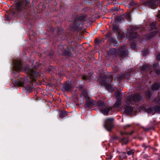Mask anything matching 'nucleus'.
<instances>
[{"instance_id":"423d86ee","label":"nucleus","mask_w":160,"mask_h":160,"mask_svg":"<svg viewBox=\"0 0 160 160\" xmlns=\"http://www.w3.org/2000/svg\"><path fill=\"white\" fill-rule=\"evenodd\" d=\"M29 2L28 0H25L24 2L22 0H20L16 3L15 9L19 13L21 12L23 8H26Z\"/></svg>"},{"instance_id":"e433bc0d","label":"nucleus","mask_w":160,"mask_h":160,"mask_svg":"<svg viewBox=\"0 0 160 160\" xmlns=\"http://www.w3.org/2000/svg\"><path fill=\"white\" fill-rule=\"evenodd\" d=\"M57 33H58V35H60L63 32V30L62 28H58L57 29Z\"/></svg>"},{"instance_id":"20e7f679","label":"nucleus","mask_w":160,"mask_h":160,"mask_svg":"<svg viewBox=\"0 0 160 160\" xmlns=\"http://www.w3.org/2000/svg\"><path fill=\"white\" fill-rule=\"evenodd\" d=\"M140 31V28L137 26H131L130 29L126 32V35L130 39H132L138 37L136 32Z\"/></svg>"},{"instance_id":"5fc2aeb1","label":"nucleus","mask_w":160,"mask_h":160,"mask_svg":"<svg viewBox=\"0 0 160 160\" xmlns=\"http://www.w3.org/2000/svg\"><path fill=\"white\" fill-rule=\"evenodd\" d=\"M157 58L158 61H160V53L157 55Z\"/></svg>"},{"instance_id":"c85d7f7f","label":"nucleus","mask_w":160,"mask_h":160,"mask_svg":"<svg viewBox=\"0 0 160 160\" xmlns=\"http://www.w3.org/2000/svg\"><path fill=\"white\" fill-rule=\"evenodd\" d=\"M145 110L146 112L148 113H151L153 115L154 114L153 107H149L148 108H146L145 109Z\"/></svg>"},{"instance_id":"680f3d73","label":"nucleus","mask_w":160,"mask_h":160,"mask_svg":"<svg viewBox=\"0 0 160 160\" xmlns=\"http://www.w3.org/2000/svg\"><path fill=\"white\" fill-rule=\"evenodd\" d=\"M154 145L155 146H158V144L157 143H155L154 144Z\"/></svg>"},{"instance_id":"58836bf2","label":"nucleus","mask_w":160,"mask_h":160,"mask_svg":"<svg viewBox=\"0 0 160 160\" xmlns=\"http://www.w3.org/2000/svg\"><path fill=\"white\" fill-rule=\"evenodd\" d=\"M53 53L54 52L52 50H51L50 52L48 54V55L50 58H52L53 55Z\"/></svg>"},{"instance_id":"dca6fc26","label":"nucleus","mask_w":160,"mask_h":160,"mask_svg":"<svg viewBox=\"0 0 160 160\" xmlns=\"http://www.w3.org/2000/svg\"><path fill=\"white\" fill-rule=\"evenodd\" d=\"M124 112L127 115L132 114L133 108L130 106H126L124 108Z\"/></svg>"},{"instance_id":"6e6552de","label":"nucleus","mask_w":160,"mask_h":160,"mask_svg":"<svg viewBox=\"0 0 160 160\" xmlns=\"http://www.w3.org/2000/svg\"><path fill=\"white\" fill-rule=\"evenodd\" d=\"M125 133L122 131L120 132V138L119 140V142L122 143V145L127 144L129 140L128 138L125 137L124 135L125 134Z\"/></svg>"},{"instance_id":"4d7b16f0","label":"nucleus","mask_w":160,"mask_h":160,"mask_svg":"<svg viewBox=\"0 0 160 160\" xmlns=\"http://www.w3.org/2000/svg\"><path fill=\"white\" fill-rule=\"evenodd\" d=\"M32 68L34 69H37L38 68V66H35V65H34L33 67Z\"/></svg>"},{"instance_id":"6e6d98bb","label":"nucleus","mask_w":160,"mask_h":160,"mask_svg":"<svg viewBox=\"0 0 160 160\" xmlns=\"http://www.w3.org/2000/svg\"><path fill=\"white\" fill-rule=\"evenodd\" d=\"M157 17L158 18H160V11H158V14L157 15Z\"/></svg>"},{"instance_id":"4468645a","label":"nucleus","mask_w":160,"mask_h":160,"mask_svg":"<svg viewBox=\"0 0 160 160\" xmlns=\"http://www.w3.org/2000/svg\"><path fill=\"white\" fill-rule=\"evenodd\" d=\"M131 76V73L129 72L124 73L122 74L121 76L118 77V79L119 81L125 79L128 80L129 79V77Z\"/></svg>"},{"instance_id":"bf43d9fd","label":"nucleus","mask_w":160,"mask_h":160,"mask_svg":"<svg viewBox=\"0 0 160 160\" xmlns=\"http://www.w3.org/2000/svg\"><path fill=\"white\" fill-rule=\"evenodd\" d=\"M147 148H148L149 150L152 148V147H151L150 146H146V149Z\"/></svg>"},{"instance_id":"8fccbe9b","label":"nucleus","mask_w":160,"mask_h":160,"mask_svg":"<svg viewBox=\"0 0 160 160\" xmlns=\"http://www.w3.org/2000/svg\"><path fill=\"white\" fill-rule=\"evenodd\" d=\"M146 145L145 143H143L142 146V147L144 148V151H145L146 150Z\"/></svg>"},{"instance_id":"9d476101","label":"nucleus","mask_w":160,"mask_h":160,"mask_svg":"<svg viewBox=\"0 0 160 160\" xmlns=\"http://www.w3.org/2000/svg\"><path fill=\"white\" fill-rule=\"evenodd\" d=\"M158 3V0H150L145 2L144 4L148 7L155 8L157 3Z\"/></svg>"},{"instance_id":"f3484780","label":"nucleus","mask_w":160,"mask_h":160,"mask_svg":"<svg viewBox=\"0 0 160 160\" xmlns=\"http://www.w3.org/2000/svg\"><path fill=\"white\" fill-rule=\"evenodd\" d=\"M56 71V69L55 67L50 66H49L47 70V72L51 75L55 73Z\"/></svg>"},{"instance_id":"ddd939ff","label":"nucleus","mask_w":160,"mask_h":160,"mask_svg":"<svg viewBox=\"0 0 160 160\" xmlns=\"http://www.w3.org/2000/svg\"><path fill=\"white\" fill-rule=\"evenodd\" d=\"M132 99L133 101L136 102H139L143 100V98L139 94L136 93L133 95Z\"/></svg>"},{"instance_id":"49530a36","label":"nucleus","mask_w":160,"mask_h":160,"mask_svg":"<svg viewBox=\"0 0 160 160\" xmlns=\"http://www.w3.org/2000/svg\"><path fill=\"white\" fill-rule=\"evenodd\" d=\"M100 40L98 38H96L94 40V42L97 44H99Z\"/></svg>"},{"instance_id":"9b49d317","label":"nucleus","mask_w":160,"mask_h":160,"mask_svg":"<svg viewBox=\"0 0 160 160\" xmlns=\"http://www.w3.org/2000/svg\"><path fill=\"white\" fill-rule=\"evenodd\" d=\"M118 50L119 52V55L121 58H124L128 56V51L127 50L122 49H119Z\"/></svg>"},{"instance_id":"473e14b6","label":"nucleus","mask_w":160,"mask_h":160,"mask_svg":"<svg viewBox=\"0 0 160 160\" xmlns=\"http://www.w3.org/2000/svg\"><path fill=\"white\" fill-rule=\"evenodd\" d=\"M108 41L111 42L113 44H116L117 43V41L115 39L112 37V36L110 38L108 39Z\"/></svg>"},{"instance_id":"0eeeda50","label":"nucleus","mask_w":160,"mask_h":160,"mask_svg":"<svg viewBox=\"0 0 160 160\" xmlns=\"http://www.w3.org/2000/svg\"><path fill=\"white\" fill-rule=\"evenodd\" d=\"M113 118H108L104 121L103 126L105 128L108 132H110L112 131L114 127Z\"/></svg>"},{"instance_id":"a18cd8bd","label":"nucleus","mask_w":160,"mask_h":160,"mask_svg":"<svg viewBox=\"0 0 160 160\" xmlns=\"http://www.w3.org/2000/svg\"><path fill=\"white\" fill-rule=\"evenodd\" d=\"M26 21V22H23V23H24V24H30V25L31 26H32V24L31 23L29 22L30 21H29V20H28V21Z\"/></svg>"},{"instance_id":"aec40b11","label":"nucleus","mask_w":160,"mask_h":160,"mask_svg":"<svg viewBox=\"0 0 160 160\" xmlns=\"http://www.w3.org/2000/svg\"><path fill=\"white\" fill-rule=\"evenodd\" d=\"M152 94L151 91L149 89L145 91V98L147 99H149L151 98Z\"/></svg>"},{"instance_id":"7c9ffc66","label":"nucleus","mask_w":160,"mask_h":160,"mask_svg":"<svg viewBox=\"0 0 160 160\" xmlns=\"http://www.w3.org/2000/svg\"><path fill=\"white\" fill-rule=\"evenodd\" d=\"M118 33V38L120 39H122L125 38V35L124 32H120V31L119 32H117Z\"/></svg>"},{"instance_id":"6ab92c4d","label":"nucleus","mask_w":160,"mask_h":160,"mask_svg":"<svg viewBox=\"0 0 160 160\" xmlns=\"http://www.w3.org/2000/svg\"><path fill=\"white\" fill-rule=\"evenodd\" d=\"M159 31L158 30H156L153 31L151 32L148 36V38L150 39L154 37L156 34L159 33Z\"/></svg>"},{"instance_id":"4be33fe9","label":"nucleus","mask_w":160,"mask_h":160,"mask_svg":"<svg viewBox=\"0 0 160 160\" xmlns=\"http://www.w3.org/2000/svg\"><path fill=\"white\" fill-rule=\"evenodd\" d=\"M160 88V85L158 83H154L152 86L151 89L152 91H157Z\"/></svg>"},{"instance_id":"79ce46f5","label":"nucleus","mask_w":160,"mask_h":160,"mask_svg":"<svg viewBox=\"0 0 160 160\" xmlns=\"http://www.w3.org/2000/svg\"><path fill=\"white\" fill-rule=\"evenodd\" d=\"M154 72L157 75H160V69H154Z\"/></svg>"},{"instance_id":"5701e85b","label":"nucleus","mask_w":160,"mask_h":160,"mask_svg":"<svg viewBox=\"0 0 160 160\" xmlns=\"http://www.w3.org/2000/svg\"><path fill=\"white\" fill-rule=\"evenodd\" d=\"M154 113H160V106H159L155 105L153 107Z\"/></svg>"},{"instance_id":"39448f33","label":"nucleus","mask_w":160,"mask_h":160,"mask_svg":"<svg viewBox=\"0 0 160 160\" xmlns=\"http://www.w3.org/2000/svg\"><path fill=\"white\" fill-rule=\"evenodd\" d=\"M74 22L69 26V29L71 31L78 32L81 31L83 28V21H73Z\"/></svg>"},{"instance_id":"2eb2a0df","label":"nucleus","mask_w":160,"mask_h":160,"mask_svg":"<svg viewBox=\"0 0 160 160\" xmlns=\"http://www.w3.org/2000/svg\"><path fill=\"white\" fill-rule=\"evenodd\" d=\"M63 88L66 92H69L72 90V87L71 83L66 82L63 84Z\"/></svg>"},{"instance_id":"de8ad7c7","label":"nucleus","mask_w":160,"mask_h":160,"mask_svg":"<svg viewBox=\"0 0 160 160\" xmlns=\"http://www.w3.org/2000/svg\"><path fill=\"white\" fill-rule=\"evenodd\" d=\"M79 89L81 91H82L83 90H85V89H84V87L82 85H80L79 87Z\"/></svg>"},{"instance_id":"393cba45","label":"nucleus","mask_w":160,"mask_h":160,"mask_svg":"<svg viewBox=\"0 0 160 160\" xmlns=\"http://www.w3.org/2000/svg\"><path fill=\"white\" fill-rule=\"evenodd\" d=\"M97 104L100 108H103L106 105V103L102 101H99L97 102Z\"/></svg>"},{"instance_id":"a19ab883","label":"nucleus","mask_w":160,"mask_h":160,"mask_svg":"<svg viewBox=\"0 0 160 160\" xmlns=\"http://www.w3.org/2000/svg\"><path fill=\"white\" fill-rule=\"evenodd\" d=\"M153 100L154 101L157 102L158 103L160 104V97L159 96V98H154Z\"/></svg>"},{"instance_id":"c03bdc74","label":"nucleus","mask_w":160,"mask_h":160,"mask_svg":"<svg viewBox=\"0 0 160 160\" xmlns=\"http://www.w3.org/2000/svg\"><path fill=\"white\" fill-rule=\"evenodd\" d=\"M120 135L119 136H117L116 135H115L113 137V139L114 140H119V139H120Z\"/></svg>"},{"instance_id":"412c9836","label":"nucleus","mask_w":160,"mask_h":160,"mask_svg":"<svg viewBox=\"0 0 160 160\" xmlns=\"http://www.w3.org/2000/svg\"><path fill=\"white\" fill-rule=\"evenodd\" d=\"M87 101L85 105V108L86 109L89 108L93 105V102L90 100V98L87 99Z\"/></svg>"},{"instance_id":"774afa93","label":"nucleus","mask_w":160,"mask_h":160,"mask_svg":"<svg viewBox=\"0 0 160 160\" xmlns=\"http://www.w3.org/2000/svg\"><path fill=\"white\" fill-rule=\"evenodd\" d=\"M114 51L112 52H112H111V53L112 54H113L114 53Z\"/></svg>"},{"instance_id":"864d4df0","label":"nucleus","mask_w":160,"mask_h":160,"mask_svg":"<svg viewBox=\"0 0 160 160\" xmlns=\"http://www.w3.org/2000/svg\"><path fill=\"white\" fill-rule=\"evenodd\" d=\"M105 39L102 38V39L100 40L99 43H102L104 42L105 40Z\"/></svg>"},{"instance_id":"7ed1b4c3","label":"nucleus","mask_w":160,"mask_h":160,"mask_svg":"<svg viewBox=\"0 0 160 160\" xmlns=\"http://www.w3.org/2000/svg\"><path fill=\"white\" fill-rule=\"evenodd\" d=\"M100 82L102 86H103L108 90H112V87L110 84L112 81V78L111 76L106 75L104 73H101L100 75Z\"/></svg>"},{"instance_id":"09e8293b","label":"nucleus","mask_w":160,"mask_h":160,"mask_svg":"<svg viewBox=\"0 0 160 160\" xmlns=\"http://www.w3.org/2000/svg\"><path fill=\"white\" fill-rule=\"evenodd\" d=\"M146 145L145 143H143L142 146V147L144 148V151H145L146 150Z\"/></svg>"},{"instance_id":"bb28decb","label":"nucleus","mask_w":160,"mask_h":160,"mask_svg":"<svg viewBox=\"0 0 160 160\" xmlns=\"http://www.w3.org/2000/svg\"><path fill=\"white\" fill-rule=\"evenodd\" d=\"M121 99H117V101L115 103L114 106L115 108L118 107L121 104Z\"/></svg>"},{"instance_id":"cd10ccee","label":"nucleus","mask_w":160,"mask_h":160,"mask_svg":"<svg viewBox=\"0 0 160 160\" xmlns=\"http://www.w3.org/2000/svg\"><path fill=\"white\" fill-rule=\"evenodd\" d=\"M130 19V16L129 14H127L125 18H124V15H121L119 17L118 20H124V19Z\"/></svg>"},{"instance_id":"c9c22d12","label":"nucleus","mask_w":160,"mask_h":160,"mask_svg":"<svg viewBox=\"0 0 160 160\" xmlns=\"http://www.w3.org/2000/svg\"><path fill=\"white\" fill-rule=\"evenodd\" d=\"M119 157L120 159L122 160L126 158L127 156L126 153L124 152L121 153L119 155Z\"/></svg>"},{"instance_id":"1a4fd4ad","label":"nucleus","mask_w":160,"mask_h":160,"mask_svg":"<svg viewBox=\"0 0 160 160\" xmlns=\"http://www.w3.org/2000/svg\"><path fill=\"white\" fill-rule=\"evenodd\" d=\"M122 21H114L112 26V31L113 32L116 33L119 32L120 31L119 29V24L121 23Z\"/></svg>"},{"instance_id":"b1692460","label":"nucleus","mask_w":160,"mask_h":160,"mask_svg":"<svg viewBox=\"0 0 160 160\" xmlns=\"http://www.w3.org/2000/svg\"><path fill=\"white\" fill-rule=\"evenodd\" d=\"M81 96H83L84 98H85L86 99H88L89 98V97L88 95L87 92L86 90H83L81 92Z\"/></svg>"},{"instance_id":"c756f323","label":"nucleus","mask_w":160,"mask_h":160,"mask_svg":"<svg viewBox=\"0 0 160 160\" xmlns=\"http://www.w3.org/2000/svg\"><path fill=\"white\" fill-rule=\"evenodd\" d=\"M150 67L148 64H146L143 65L141 68V71L147 70L149 69Z\"/></svg>"},{"instance_id":"ea45409f","label":"nucleus","mask_w":160,"mask_h":160,"mask_svg":"<svg viewBox=\"0 0 160 160\" xmlns=\"http://www.w3.org/2000/svg\"><path fill=\"white\" fill-rule=\"evenodd\" d=\"M49 31L51 32H53L55 30V28L52 27L51 26H50L49 28Z\"/></svg>"},{"instance_id":"f8f14e48","label":"nucleus","mask_w":160,"mask_h":160,"mask_svg":"<svg viewBox=\"0 0 160 160\" xmlns=\"http://www.w3.org/2000/svg\"><path fill=\"white\" fill-rule=\"evenodd\" d=\"M155 121L153 120V122L151 121L147 126V127L144 128V131H148L152 129H154L156 124L155 123Z\"/></svg>"},{"instance_id":"603ef678","label":"nucleus","mask_w":160,"mask_h":160,"mask_svg":"<svg viewBox=\"0 0 160 160\" xmlns=\"http://www.w3.org/2000/svg\"><path fill=\"white\" fill-rule=\"evenodd\" d=\"M130 125L129 124H127L126 126H124L123 127L124 129H126L127 128H129L130 127Z\"/></svg>"},{"instance_id":"052dcab7","label":"nucleus","mask_w":160,"mask_h":160,"mask_svg":"<svg viewBox=\"0 0 160 160\" xmlns=\"http://www.w3.org/2000/svg\"><path fill=\"white\" fill-rule=\"evenodd\" d=\"M134 4L133 3V2L132 1L130 2V5L131 6H133L134 5Z\"/></svg>"},{"instance_id":"69168bd1","label":"nucleus","mask_w":160,"mask_h":160,"mask_svg":"<svg viewBox=\"0 0 160 160\" xmlns=\"http://www.w3.org/2000/svg\"><path fill=\"white\" fill-rule=\"evenodd\" d=\"M158 66V64H155L154 65V67H155V66Z\"/></svg>"},{"instance_id":"f03ea898","label":"nucleus","mask_w":160,"mask_h":160,"mask_svg":"<svg viewBox=\"0 0 160 160\" xmlns=\"http://www.w3.org/2000/svg\"><path fill=\"white\" fill-rule=\"evenodd\" d=\"M58 51L60 52L62 55L67 58L72 57L73 54L74 48L70 44L65 45H60L58 46Z\"/></svg>"},{"instance_id":"72a5a7b5","label":"nucleus","mask_w":160,"mask_h":160,"mask_svg":"<svg viewBox=\"0 0 160 160\" xmlns=\"http://www.w3.org/2000/svg\"><path fill=\"white\" fill-rule=\"evenodd\" d=\"M157 23L156 22H152L150 24V29L153 30L154 29L156 26Z\"/></svg>"},{"instance_id":"37998d69","label":"nucleus","mask_w":160,"mask_h":160,"mask_svg":"<svg viewBox=\"0 0 160 160\" xmlns=\"http://www.w3.org/2000/svg\"><path fill=\"white\" fill-rule=\"evenodd\" d=\"M134 152L133 151V150H131L127 152V154L128 155H131L134 154Z\"/></svg>"},{"instance_id":"0e129e2a","label":"nucleus","mask_w":160,"mask_h":160,"mask_svg":"<svg viewBox=\"0 0 160 160\" xmlns=\"http://www.w3.org/2000/svg\"><path fill=\"white\" fill-rule=\"evenodd\" d=\"M101 24L100 23H98V26L99 27H100L101 26Z\"/></svg>"},{"instance_id":"e2e57ef3","label":"nucleus","mask_w":160,"mask_h":160,"mask_svg":"<svg viewBox=\"0 0 160 160\" xmlns=\"http://www.w3.org/2000/svg\"><path fill=\"white\" fill-rule=\"evenodd\" d=\"M83 78L85 80H86L87 79V78L85 76L83 77Z\"/></svg>"},{"instance_id":"4c0bfd02","label":"nucleus","mask_w":160,"mask_h":160,"mask_svg":"<svg viewBox=\"0 0 160 160\" xmlns=\"http://www.w3.org/2000/svg\"><path fill=\"white\" fill-rule=\"evenodd\" d=\"M115 95L117 98V99H121V93L120 92H118L115 93Z\"/></svg>"},{"instance_id":"a211bd4d","label":"nucleus","mask_w":160,"mask_h":160,"mask_svg":"<svg viewBox=\"0 0 160 160\" xmlns=\"http://www.w3.org/2000/svg\"><path fill=\"white\" fill-rule=\"evenodd\" d=\"M112 109V108L111 107H106L105 108L101 109L100 111L104 115H108V112Z\"/></svg>"},{"instance_id":"3c124183","label":"nucleus","mask_w":160,"mask_h":160,"mask_svg":"<svg viewBox=\"0 0 160 160\" xmlns=\"http://www.w3.org/2000/svg\"><path fill=\"white\" fill-rule=\"evenodd\" d=\"M134 132L133 131H131V132H125V134H127V135H132L133 134V133Z\"/></svg>"},{"instance_id":"f257e3e1","label":"nucleus","mask_w":160,"mask_h":160,"mask_svg":"<svg viewBox=\"0 0 160 160\" xmlns=\"http://www.w3.org/2000/svg\"><path fill=\"white\" fill-rule=\"evenodd\" d=\"M13 69L12 72L14 78H17L13 82L14 87H22L27 93H29L34 88L33 82L36 81L39 77V73L28 68V66L23 64L22 61L14 60L13 61Z\"/></svg>"},{"instance_id":"13d9d810","label":"nucleus","mask_w":160,"mask_h":160,"mask_svg":"<svg viewBox=\"0 0 160 160\" xmlns=\"http://www.w3.org/2000/svg\"><path fill=\"white\" fill-rule=\"evenodd\" d=\"M151 149L153 150L154 152H157L158 150V149L154 148H152Z\"/></svg>"},{"instance_id":"f704fd0d","label":"nucleus","mask_w":160,"mask_h":160,"mask_svg":"<svg viewBox=\"0 0 160 160\" xmlns=\"http://www.w3.org/2000/svg\"><path fill=\"white\" fill-rule=\"evenodd\" d=\"M112 33L111 32H109L106 34L104 35L105 39H109L112 36Z\"/></svg>"},{"instance_id":"2f4dec72","label":"nucleus","mask_w":160,"mask_h":160,"mask_svg":"<svg viewBox=\"0 0 160 160\" xmlns=\"http://www.w3.org/2000/svg\"><path fill=\"white\" fill-rule=\"evenodd\" d=\"M87 15L86 14H81L78 16L79 20H83L87 19Z\"/></svg>"},{"instance_id":"a878e982","label":"nucleus","mask_w":160,"mask_h":160,"mask_svg":"<svg viewBox=\"0 0 160 160\" xmlns=\"http://www.w3.org/2000/svg\"><path fill=\"white\" fill-rule=\"evenodd\" d=\"M68 112H66L64 110L62 111L60 113L59 117L61 118H63L68 116Z\"/></svg>"},{"instance_id":"338daca9","label":"nucleus","mask_w":160,"mask_h":160,"mask_svg":"<svg viewBox=\"0 0 160 160\" xmlns=\"http://www.w3.org/2000/svg\"><path fill=\"white\" fill-rule=\"evenodd\" d=\"M66 39H67V38H66H66H62V40H65Z\"/></svg>"}]
</instances>
